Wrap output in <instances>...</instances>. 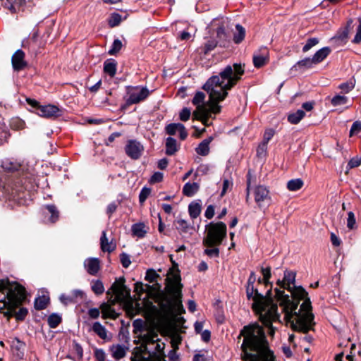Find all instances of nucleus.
Segmentation results:
<instances>
[{
	"label": "nucleus",
	"instance_id": "nucleus-1",
	"mask_svg": "<svg viewBox=\"0 0 361 361\" xmlns=\"http://www.w3.org/2000/svg\"><path fill=\"white\" fill-rule=\"evenodd\" d=\"M296 274L286 270L283 280L278 279L279 288H275L276 297L283 307L285 318L295 331L307 334L314 325L310 299L302 286L295 285Z\"/></svg>",
	"mask_w": 361,
	"mask_h": 361
},
{
	"label": "nucleus",
	"instance_id": "nucleus-2",
	"mask_svg": "<svg viewBox=\"0 0 361 361\" xmlns=\"http://www.w3.org/2000/svg\"><path fill=\"white\" fill-rule=\"evenodd\" d=\"M244 72V66L241 63H234L233 66H226L219 75L210 77L202 88L209 94L211 105L207 109V114L204 115L193 114L194 118L201 121L204 125L209 126L211 113L218 114L220 111L221 106L218 103L225 99L228 95V91L241 79Z\"/></svg>",
	"mask_w": 361,
	"mask_h": 361
},
{
	"label": "nucleus",
	"instance_id": "nucleus-3",
	"mask_svg": "<svg viewBox=\"0 0 361 361\" xmlns=\"http://www.w3.org/2000/svg\"><path fill=\"white\" fill-rule=\"evenodd\" d=\"M244 337L241 348L250 361H273L274 354L269 349L263 328L258 324L245 326L240 331Z\"/></svg>",
	"mask_w": 361,
	"mask_h": 361
},
{
	"label": "nucleus",
	"instance_id": "nucleus-4",
	"mask_svg": "<svg viewBox=\"0 0 361 361\" xmlns=\"http://www.w3.org/2000/svg\"><path fill=\"white\" fill-rule=\"evenodd\" d=\"M246 295L247 299L253 300L252 309L259 315L262 323L269 328V334L273 336L275 331L272 323L279 320L280 314L277 305L273 302L271 298H267L271 296V290L267 291V296H264L255 288L254 284L247 283Z\"/></svg>",
	"mask_w": 361,
	"mask_h": 361
},
{
	"label": "nucleus",
	"instance_id": "nucleus-5",
	"mask_svg": "<svg viewBox=\"0 0 361 361\" xmlns=\"http://www.w3.org/2000/svg\"><path fill=\"white\" fill-rule=\"evenodd\" d=\"M167 281L169 282L167 290L170 296H165L161 302V309L169 312H184L181 300L183 284L179 273H174L171 279L167 278Z\"/></svg>",
	"mask_w": 361,
	"mask_h": 361
},
{
	"label": "nucleus",
	"instance_id": "nucleus-6",
	"mask_svg": "<svg viewBox=\"0 0 361 361\" xmlns=\"http://www.w3.org/2000/svg\"><path fill=\"white\" fill-rule=\"evenodd\" d=\"M165 344L159 338V335L152 333L146 335L144 350L135 353L131 361H164Z\"/></svg>",
	"mask_w": 361,
	"mask_h": 361
},
{
	"label": "nucleus",
	"instance_id": "nucleus-7",
	"mask_svg": "<svg viewBox=\"0 0 361 361\" xmlns=\"http://www.w3.org/2000/svg\"><path fill=\"white\" fill-rule=\"evenodd\" d=\"M226 233L227 228L224 222H210L205 226V235L202 243L206 247L219 246L226 238Z\"/></svg>",
	"mask_w": 361,
	"mask_h": 361
},
{
	"label": "nucleus",
	"instance_id": "nucleus-8",
	"mask_svg": "<svg viewBox=\"0 0 361 361\" xmlns=\"http://www.w3.org/2000/svg\"><path fill=\"white\" fill-rule=\"evenodd\" d=\"M0 290H6L8 303L12 309L19 305L25 298V288L16 282H11L8 279L0 280Z\"/></svg>",
	"mask_w": 361,
	"mask_h": 361
},
{
	"label": "nucleus",
	"instance_id": "nucleus-9",
	"mask_svg": "<svg viewBox=\"0 0 361 361\" xmlns=\"http://www.w3.org/2000/svg\"><path fill=\"white\" fill-rule=\"evenodd\" d=\"M125 282L124 277L116 279L106 293L110 294L111 292L115 295V301L116 302H123L128 300L130 298V289L125 285Z\"/></svg>",
	"mask_w": 361,
	"mask_h": 361
},
{
	"label": "nucleus",
	"instance_id": "nucleus-10",
	"mask_svg": "<svg viewBox=\"0 0 361 361\" xmlns=\"http://www.w3.org/2000/svg\"><path fill=\"white\" fill-rule=\"evenodd\" d=\"M27 102L31 106L36 109V114L39 116L55 118L61 116L60 109L55 105H39L36 100L31 99H27Z\"/></svg>",
	"mask_w": 361,
	"mask_h": 361
},
{
	"label": "nucleus",
	"instance_id": "nucleus-11",
	"mask_svg": "<svg viewBox=\"0 0 361 361\" xmlns=\"http://www.w3.org/2000/svg\"><path fill=\"white\" fill-rule=\"evenodd\" d=\"M127 94L128 98L126 99L125 106L137 104L145 100L149 96V91L145 87H128Z\"/></svg>",
	"mask_w": 361,
	"mask_h": 361
},
{
	"label": "nucleus",
	"instance_id": "nucleus-12",
	"mask_svg": "<svg viewBox=\"0 0 361 361\" xmlns=\"http://www.w3.org/2000/svg\"><path fill=\"white\" fill-rule=\"evenodd\" d=\"M255 201L258 207L262 210L267 209L271 204V199L269 191L264 185H257L254 188Z\"/></svg>",
	"mask_w": 361,
	"mask_h": 361
},
{
	"label": "nucleus",
	"instance_id": "nucleus-13",
	"mask_svg": "<svg viewBox=\"0 0 361 361\" xmlns=\"http://www.w3.org/2000/svg\"><path fill=\"white\" fill-rule=\"evenodd\" d=\"M143 145L135 140H128L125 147V152L126 154L134 160L140 159L143 153Z\"/></svg>",
	"mask_w": 361,
	"mask_h": 361
},
{
	"label": "nucleus",
	"instance_id": "nucleus-14",
	"mask_svg": "<svg viewBox=\"0 0 361 361\" xmlns=\"http://www.w3.org/2000/svg\"><path fill=\"white\" fill-rule=\"evenodd\" d=\"M25 298H26V294L25 293V298L22 301V302L17 307L12 309L11 307L10 308V307L8 305V298L5 297V300L4 301V307H6L7 308V312H5V314L8 317L13 316L14 314L16 317V319L17 320H20V321L23 320L28 313L27 309L25 307H20L18 312H16V309L23 304V302L25 301Z\"/></svg>",
	"mask_w": 361,
	"mask_h": 361
},
{
	"label": "nucleus",
	"instance_id": "nucleus-15",
	"mask_svg": "<svg viewBox=\"0 0 361 361\" xmlns=\"http://www.w3.org/2000/svg\"><path fill=\"white\" fill-rule=\"evenodd\" d=\"M44 221L55 223L59 218V212L54 204H46L42 208Z\"/></svg>",
	"mask_w": 361,
	"mask_h": 361
},
{
	"label": "nucleus",
	"instance_id": "nucleus-16",
	"mask_svg": "<svg viewBox=\"0 0 361 361\" xmlns=\"http://www.w3.org/2000/svg\"><path fill=\"white\" fill-rule=\"evenodd\" d=\"M204 99L205 94L204 92H196L192 101V104L197 106L196 110L193 112L194 114H200L201 115H204L207 114V109L209 107L204 104Z\"/></svg>",
	"mask_w": 361,
	"mask_h": 361
},
{
	"label": "nucleus",
	"instance_id": "nucleus-17",
	"mask_svg": "<svg viewBox=\"0 0 361 361\" xmlns=\"http://www.w3.org/2000/svg\"><path fill=\"white\" fill-rule=\"evenodd\" d=\"M253 63L255 68L264 66L269 60V51L266 47H262L259 52L253 55Z\"/></svg>",
	"mask_w": 361,
	"mask_h": 361
},
{
	"label": "nucleus",
	"instance_id": "nucleus-18",
	"mask_svg": "<svg viewBox=\"0 0 361 361\" xmlns=\"http://www.w3.org/2000/svg\"><path fill=\"white\" fill-rule=\"evenodd\" d=\"M226 20L223 18H215L211 23V27H214L217 25L216 27V35L217 37L220 41L227 42L228 41V35L226 32V27H225Z\"/></svg>",
	"mask_w": 361,
	"mask_h": 361
},
{
	"label": "nucleus",
	"instance_id": "nucleus-19",
	"mask_svg": "<svg viewBox=\"0 0 361 361\" xmlns=\"http://www.w3.org/2000/svg\"><path fill=\"white\" fill-rule=\"evenodd\" d=\"M25 54L21 49H18L12 56V66L15 71H20L23 69L27 63L24 59Z\"/></svg>",
	"mask_w": 361,
	"mask_h": 361
},
{
	"label": "nucleus",
	"instance_id": "nucleus-20",
	"mask_svg": "<svg viewBox=\"0 0 361 361\" xmlns=\"http://www.w3.org/2000/svg\"><path fill=\"white\" fill-rule=\"evenodd\" d=\"M83 264L87 272L91 276H95L100 269V262L98 258H87Z\"/></svg>",
	"mask_w": 361,
	"mask_h": 361
},
{
	"label": "nucleus",
	"instance_id": "nucleus-21",
	"mask_svg": "<svg viewBox=\"0 0 361 361\" xmlns=\"http://www.w3.org/2000/svg\"><path fill=\"white\" fill-rule=\"evenodd\" d=\"M92 330L104 341H109L111 339V335L108 334L106 327L99 322L93 323Z\"/></svg>",
	"mask_w": 361,
	"mask_h": 361
},
{
	"label": "nucleus",
	"instance_id": "nucleus-22",
	"mask_svg": "<svg viewBox=\"0 0 361 361\" xmlns=\"http://www.w3.org/2000/svg\"><path fill=\"white\" fill-rule=\"evenodd\" d=\"M331 52V49L329 47H324L319 49L312 56V61L314 64H318L323 61Z\"/></svg>",
	"mask_w": 361,
	"mask_h": 361
},
{
	"label": "nucleus",
	"instance_id": "nucleus-23",
	"mask_svg": "<svg viewBox=\"0 0 361 361\" xmlns=\"http://www.w3.org/2000/svg\"><path fill=\"white\" fill-rule=\"evenodd\" d=\"M1 166L5 171L7 172H13L15 171H18L19 169L23 170L22 165L9 159L3 160Z\"/></svg>",
	"mask_w": 361,
	"mask_h": 361
},
{
	"label": "nucleus",
	"instance_id": "nucleus-24",
	"mask_svg": "<svg viewBox=\"0 0 361 361\" xmlns=\"http://www.w3.org/2000/svg\"><path fill=\"white\" fill-rule=\"evenodd\" d=\"M212 140V136L203 140L196 148V152L201 156L207 155L209 152V144Z\"/></svg>",
	"mask_w": 361,
	"mask_h": 361
},
{
	"label": "nucleus",
	"instance_id": "nucleus-25",
	"mask_svg": "<svg viewBox=\"0 0 361 361\" xmlns=\"http://www.w3.org/2000/svg\"><path fill=\"white\" fill-rule=\"evenodd\" d=\"M117 62L113 59H106L104 63V71L110 77H114L116 73Z\"/></svg>",
	"mask_w": 361,
	"mask_h": 361
},
{
	"label": "nucleus",
	"instance_id": "nucleus-26",
	"mask_svg": "<svg viewBox=\"0 0 361 361\" xmlns=\"http://www.w3.org/2000/svg\"><path fill=\"white\" fill-rule=\"evenodd\" d=\"M127 350V347H126L124 345L121 344L113 345L111 348L112 356L116 360H120L124 357L126 356Z\"/></svg>",
	"mask_w": 361,
	"mask_h": 361
},
{
	"label": "nucleus",
	"instance_id": "nucleus-27",
	"mask_svg": "<svg viewBox=\"0 0 361 361\" xmlns=\"http://www.w3.org/2000/svg\"><path fill=\"white\" fill-rule=\"evenodd\" d=\"M200 188V185L197 183H186L183 188V194L187 197H192Z\"/></svg>",
	"mask_w": 361,
	"mask_h": 361
},
{
	"label": "nucleus",
	"instance_id": "nucleus-28",
	"mask_svg": "<svg viewBox=\"0 0 361 361\" xmlns=\"http://www.w3.org/2000/svg\"><path fill=\"white\" fill-rule=\"evenodd\" d=\"M200 200L193 201L188 206V212L192 219H196L201 212Z\"/></svg>",
	"mask_w": 361,
	"mask_h": 361
},
{
	"label": "nucleus",
	"instance_id": "nucleus-29",
	"mask_svg": "<svg viewBox=\"0 0 361 361\" xmlns=\"http://www.w3.org/2000/svg\"><path fill=\"white\" fill-rule=\"evenodd\" d=\"M145 228L146 226L144 223L134 224L131 228L132 233L134 236L142 238L147 233Z\"/></svg>",
	"mask_w": 361,
	"mask_h": 361
},
{
	"label": "nucleus",
	"instance_id": "nucleus-30",
	"mask_svg": "<svg viewBox=\"0 0 361 361\" xmlns=\"http://www.w3.org/2000/svg\"><path fill=\"white\" fill-rule=\"evenodd\" d=\"M101 248L104 252H111L116 248V245L112 242L109 243L106 238V231L102 232V235L100 238Z\"/></svg>",
	"mask_w": 361,
	"mask_h": 361
},
{
	"label": "nucleus",
	"instance_id": "nucleus-31",
	"mask_svg": "<svg viewBox=\"0 0 361 361\" xmlns=\"http://www.w3.org/2000/svg\"><path fill=\"white\" fill-rule=\"evenodd\" d=\"M177 151L178 147L176 140L171 137H167L166 140V154L167 155L171 156L174 154Z\"/></svg>",
	"mask_w": 361,
	"mask_h": 361
},
{
	"label": "nucleus",
	"instance_id": "nucleus-32",
	"mask_svg": "<svg viewBox=\"0 0 361 361\" xmlns=\"http://www.w3.org/2000/svg\"><path fill=\"white\" fill-rule=\"evenodd\" d=\"M100 309L102 313V317L106 318H116V313L111 306L106 302L101 305Z\"/></svg>",
	"mask_w": 361,
	"mask_h": 361
},
{
	"label": "nucleus",
	"instance_id": "nucleus-33",
	"mask_svg": "<svg viewBox=\"0 0 361 361\" xmlns=\"http://www.w3.org/2000/svg\"><path fill=\"white\" fill-rule=\"evenodd\" d=\"M305 116V113L302 109H298L297 111L290 114L288 116V121L291 124H298Z\"/></svg>",
	"mask_w": 361,
	"mask_h": 361
},
{
	"label": "nucleus",
	"instance_id": "nucleus-34",
	"mask_svg": "<svg viewBox=\"0 0 361 361\" xmlns=\"http://www.w3.org/2000/svg\"><path fill=\"white\" fill-rule=\"evenodd\" d=\"M236 32L233 34V41L235 44L240 43L245 38V30L240 24L235 25Z\"/></svg>",
	"mask_w": 361,
	"mask_h": 361
},
{
	"label": "nucleus",
	"instance_id": "nucleus-35",
	"mask_svg": "<svg viewBox=\"0 0 361 361\" xmlns=\"http://www.w3.org/2000/svg\"><path fill=\"white\" fill-rule=\"evenodd\" d=\"M303 185V180L300 178L291 179L287 183V188L290 191H297Z\"/></svg>",
	"mask_w": 361,
	"mask_h": 361
},
{
	"label": "nucleus",
	"instance_id": "nucleus-36",
	"mask_svg": "<svg viewBox=\"0 0 361 361\" xmlns=\"http://www.w3.org/2000/svg\"><path fill=\"white\" fill-rule=\"evenodd\" d=\"M61 317L56 313H52L49 316L47 319L48 324L49 327L51 329L56 328L59 326V324L61 322Z\"/></svg>",
	"mask_w": 361,
	"mask_h": 361
},
{
	"label": "nucleus",
	"instance_id": "nucleus-37",
	"mask_svg": "<svg viewBox=\"0 0 361 361\" xmlns=\"http://www.w3.org/2000/svg\"><path fill=\"white\" fill-rule=\"evenodd\" d=\"M315 65L314 62L312 61V57H306L299 61H298L295 65L293 66V68H311L313 67V66Z\"/></svg>",
	"mask_w": 361,
	"mask_h": 361
},
{
	"label": "nucleus",
	"instance_id": "nucleus-38",
	"mask_svg": "<svg viewBox=\"0 0 361 361\" xmlns=\"http://www.w3.org/2000/svg\"><path fill=\"white\" fill-rule=\"evenodd\" d=\"M92 290L96 295H101L104 292V284L100 280H93L91 286Z\"/></svg>",
	"mask_w": 361,
	"mask_h": 361
},
{
	"label": "nucleus",
	"instance_id": "nucleus-39",
	"mask_svg": "<svg viewBox=\"0 0 361 361\" xmlns=\"http://www.w3.org/2000/svg\"><path fill=\"white\" fill-rule=\"evenodd\" d=\"M122 46V42L120 39H114L108 51V54L109 55H116L121 49Z\"/></svg>",
	"mask_w": 361,
	"mask_h": 361
},
{
	"label": "nucleus",
	"instance_id": "nucleus-40",
	"mask_svg": "<svg viewBox=\"0 0 361 361\" xmlns=\"http://www.w3.org/2000/svg\"><path fill=\"white\" fill-rule=\"evenodd\" d=\"M121 16L118 13H113L108 20V24L111 27L118 26L121 22Z\"/></svg>",
	"mask_w": 361,
	"mask_h": 361
},
{
	"label": "nucleus",
	"instance_id": "nucleus-41",
	"mask_svg": "<svg viewBox=\"0 0 361 361\" xmlns=\"http://www.w3.org/2000/svg\"><path fill=\"white\" fill-rule=\"evenodd\" d=\"M348 99L347 97L338 94V95L334 96L331 99V103L334 106H337L339 105L345 104L348 102Z\"/></svg>",
	"mask_w": 361,
	"mask_h": 361
},
{
	"label": "nucleus",
	"instance_id": "nucleus-42",
	"mask_svg": "<svg viewBox=\"0 0 361 361\" xmlns=\"http://www.w3.org/2000/svg\"><path fill=\"white\" fill-rule=\"evenodd\" d=\"M176 228L183 233H188L190 228L189 224L184 219H176L175 221Z\"/></svg>",
	"mask_w": 361,
	"mask_h": 361
},
{
	"label": "nucleus",
	"instance_id": "nucleus-43",
	"mask_svg": "<svg viewBox=\"0 0 361 361\" xmlns=\"http://www.w3.org/2000/svg\"><path fill=\"white\" fill-rule=\"evenodd\" d=\"M13 2L9 4L10 11L15 13L20 10L21 6L25 5L26 0H13Z\"/></svg>",
	"mask_w": 361,
	"mask_h": 361
},
{
	"label": "nucleus",
	"instance_id": "nucleus-44",
	"mask_svg": "<svg viewBox=\"0 0 361 361\" xmlns=\"http://www.w3.org/2000/svg\"><path fill=\"white\" fill-rule=\"evenodd\" d=\"M159 275L153 269H149L146 271L145 280L149 283L156 282Z\"/></svg>",
	"mask_w": 361,
	"mask_h": 361
},
{
	"label": "nucleus",
	"instance_id": "nucleus-45",
	"mask_svg": "<svg viewBox=\"0 0 361 361\" xmlns=\"http://www.w3.org/2000/svg\"><path fill=\"white\" fill-rule=\"evenodd\" d=\"M48 299L45 297H39L35 299V307L37 310H42L47 307Z\"/></svg>",
	"mask_w": 361,
	"mask_h": 361
},
{
	"label": "nucleus",
	"instance_id": "nucleus-46",
	"mask_svg": "<svg viewBox=\"0 0 361 361\" xmlns=\"http://www.w3.org/2000/svg\"><path fill=\"white\" fill-rule=\"evenodd\" d=\"M9 136L8 130L6 125L0 123V145L4 144Z\"/></svg>",
	"mask_w": 361,
	"mask_h": 361
},
{
	"label": "nucleus",
	"instance_id": "nucleus-47",
	"mask_svg": "<svg viewBox=\"0 0 361 361\" xmlns=\"http://www.w3.org/2000/svg\"><path fill=\"white\" fill-rule=\"evenodd\" d=\"M181 124L182 123H178L167 125L165 128L166 133L170 135H175L176 132H178L179 128H182Z\"/></svg>",
	"mask_w": 361,
	"mask_h": 361
},
{
	"label": "nucleus",
	"instance_id": "nucleus-48",
	"mask_svg": "<svg viewBox=\"0 0 361 361\" xmlns=\"http://www.w3.org/2000/svg\"><path fill=\"white\" fill-rule=\"evenodd\" d=\"M319 39L317 37L309 38L307 40L306 44L302 47V51L303 52L308 51L313 47L316 46L319 43Z\"/></svg>",
	"mask_w": 361,
	"mask_h": 361
},
{
	"label": "nucleus",
	"instance_id": "nucleus-49",
	"mask_svg": "<svg viewBox=\"0 0 361 361\" xmlns=\"http://www.w3.org/2000/svg\"><path fill=\"white\" fill-rule=\"evenodd\" d=\"M216 45H217V42L215 39H212L207 40V42H205L204 47H203V51H204V54H207L209 52H210L211 51L214 50V48L216 47Z\"/></svg>",
	"mask_w": 361,
	"mask_h": 361
},
{
	"label": "nucleus",
	"instance_id": "nucleus-50",
	"mask_svg": "<svg viewBox=\"0 0 361 361\" xmlns=\"http://www.w3.org/2000/svg\"><path fill=\"white\" fill-rule=\"evenodd\" d=\"M355 87V82H345L339 85L338 88L341 90L344 94L349 93Z\"/></svg>",
	"mask_w": 361,
	"mask_h": 361
},
{
	"label": "nucleus",
	"instance_id": "nucleus-51",
	"mask_svg": "<svg viewBox=\"0 0 361 361\" xmlns=\"http://www.w3.org/2000/svg\"><path fill=\"white\" fill-rule=\"evenodd\" d=\"M204 253L209 257H218L219 255V249L218 246L207 247V248L204 250Z\"/></svg>",
	"mask_w": 361,
	"mask_h": 361
},
{
	"label": "nucleus",
	"instance_id": "nucleus-52",
	"mask_svg": "<svg viewBox=\"0 0 361 361\" xmlns=\"http://www.w3.org/2000/svg\"><path fill=\"white\" fill-rule=\"evenodd\" d=\"M133 331L135 334L141 333L144 329V322L141 319H136L133 322Z\"/></svg>",
	"mask_w": 361,
	"mask_h": 361
},
{
	"label": "nucleus",
	"instance_id": "nucleus-53",
	"mask_svg": "<svg viewBox=\"0 0 361 361\" xmlns=\"http://www.w3.org/2000/svg\"><path fill=\"white\" fill-rule=\"evenodd\" d=\"M120 261L124 268H128L131 264L130 255L125 252L120 255Z\"/></svg>",
	"mask_w": 361,
	"mask_h": 361
},
{
	"label": "nucleus",
	"instance_id": "nucleus-54",
	"mask_svg": "<svg viewBox=\"0 0 361 361\" xmlns=\"http://www.w3.org/2000/svg\"><path fill=\"white\" fill-rule=\"evenodd\" d=\"M349 33L348 27H344L343 29H340L335 37L339 40L343 41L347 39Z\"/></svg>",
	"mask_w": 361,
	"mask_h": 361
},
{
	"label": "nucleus",
	"instance_id": "nucleus-55",
	"mask_svg": "<svg viewBox=\"0 0 361 361\" xmlns=\"http://www.w3.org/2000/svg\"><path fill=\"white\" fill-rule=\"evenodd\" d=\"M262 274L263 275V281L265 285L269 283V279L271 278V268L269 267L261 269Z\"/></svg>",
	"mask_w": 361,
	"mask_h": 361
},
{
	"label": "nucleus",
	"instance_id": "nucleus-56",
	"mask_svg": "<svg viewBox=\"0 0 361 361\" xmlns=\"http://www.w3.org/2000/svg\"><path fill=\"white\" fill-rule=\"evenodd\" d=\"M150 192H151L150 189L148 188H146V187H144L141 190L140 195H139V201L141 204L145 202V201L147 200V198L149 195Z\"/></svg>",
	"mask_w": 361,
	"mask_h": 361
},
{
	"label": "nucleus",
	"instance_id": "nucleus-57",
	"mask_svg": "<svg viewBox=\"0 0 361 361\" xmlns=\"http://www.w3.org/2000/svg\"><path fill=\"white\" fill-rule=\"evenodd\" d=\"M356 220L355 214L353 212L348 213L347 226L350 229H353L355 225Z\"/></svg>",
	"mask_w": 361,
	"mask_h": 361
},
{
	"label": "nucleus",
	"instance_id": "nucleus-58",
	"mask_svg": "<svg viewBox=\"0 0 361 361\" xmlns=\"http://www.w3.org/2000/svg\"><path fill=\"white\" fill-rule=\"evenodd\" d=\"M361 164V157H355L350 159L348 163V168L349 169L359 166Z\"/></svg>",
	"mask_w": 361,
	"mask_h": 361
},
{
	"label": "nucleus",
	"instance_id": "nucleus-59",
	"mask_svg": "<svg viewBox=\"0 0 361 361\" xmlns=\"http://www.w3.org/2000/svg\"><path fill=\"white\" fill-rule=\"evenodd\" d=\"M361 131V122L359 121H355L351 126L350 130V136H353L355 133H357Z\"/></svg>",
	"mask_w": 361,
	"mask_h": 361
},
{
	"label": "nucleus",
	"instance_id": "nucleus-60",
	"mask_svg": "<svg viewBox=\"0 0 361 361\" xmlns=\"http://www.w3.org/2000/svg\"><path fill=\"white\" fill-rule=\"evenodd\" d=\"M94 355L95 359L97 361H105L106 360V353L102 349H95L94 352Z\"/></svg>",
	"mask_w": 361,
	"mask_h": 361
},
{
	"label": "nucleus",
	"instance_id": "nucleus-61",
	"mask_svg": "<svg viewBox=\"0 0 361 361\" xmlns=\"http://www.w3.org/2000/svg\"><path fill=\"white\" fill-rule=\"evenodd\" d=\"M191 115L190 110L188 108H183L180 112L179 117L182 121H187Z\"/></svg>",
	"mask_w": 361,
	"mask_h": 361
},
{
	"label": "nucleus",
	"instance_id": "nucleus-62",
	"mask_svg": "<svg viewBox=\"0 0 361 361\" xmlns=\"http://www.w3.org/2000/svg\"><path fill=\"white\" fill-rule=\"evenodd\" d=\"M274 135V130L273 129H268L264 132L263 141L262 142L268 144L269 140L273 137Z\"/></svg>",
	"mask_w": 361,
	"mask_h": 361
},
{
	"label": "nucleus",
	"instance_id": "nucleus-63",
	"mask_svg": "<svg viewBox=\"0 0 361 361\" xmlns=\"http://www.w3.org/2000/svg\"><path fill=\"white\" fill-rule=\"evenodd\" d=\"M267 149V145L264 144L263 142H261L257 149V156L260 157H264L266 155Z\"/></svg>",
	"mask_w": 361,
	"mask_h": 361
},
{
	"label": "nucleus",
	"instance_id": "nucleus-64",
	"mask_svg": "<svg viewBox=\"0 0 361 361\" xmlns=\"http://www.w3.org/2000/svg\"><path fill=\"white\" fill-rule=\"evenodd\" d=\"M359 25L357 27L356 35L353 40V43L358 44L361 42V18H358Z\"/></svg>",
	"mask_w": 361,
	"mask_h": 361
}]
</instances>
